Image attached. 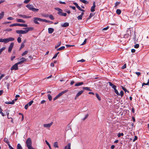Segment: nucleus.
I'll use <instances>...</instances> for the list:
<instances>
[{
    "mask_svg": "<svg viewBox=\"0 0 149 149\" xmlns=\"http://www.w3.org/2000/svg\"><path fill=\"white\" fill-rule=\"evenodd\" d=\"M23 30H17L16 31L17 33L19 34H24L27 33L29 31H32L34 30V28L32 27H29L26 28H23Z\"/></svg>",
    "mask_w": 149,
    "mask_h": 149,
    "instance_id": "1",
    "label": "nucleus"
},
{
    "mask_svg": "<svg viewBox=\"0 0 149 149\" xmlns=\"http://www.w3.org/2000/svg\"><path fill=\"white\" fill-rule=\"evenodd\" d=\"M15 39L12 37H9L7 38L0 39V42H3L4 43L6 44L10 41H12L14 40Z\"/></svg>",
    "mask_w": 149,
    "mask_h": 149,
    "instance_id": "2",
    "label": "nucleus"
},
{
    "mask_svg": "<svg viewBox=\"0 0 149 149\" xmlns=\"http://www.w3.org/2000/svg\"><path fill=\"white\" fill-rule=\"evenodd\" d=\"M55 9L58 11V14L60 16H66L67 15V14L66 13H63L62 10L58 8H55Z\"/></svg>",
    "mask_w": 149,
    "mask_h": 149,
    "instance_id": "3",
    "label": "nucleus"
},
{
    "mask_svg": "<svg viewBox=\"0 0 149 149\" xmlns=\"http://www.w3.org/2000/svg\"><path fill=\"white\" fill-rule=\"evenodd\" d=\"M26 146L28 148V149L32 147L31 146V140L30 138H29L27 139L26 141Z\"/></svg>",
    "mask_w": 149,
    "mask_h": 149,
    "instance_id": "4",
    "label": "nucleus"
},
{
    "mask_svg": "<svg viewBox=\"0 0 149 149\" xmlns=\"http://www.w3.org/2000/svg\"><path fill=\"white\" fill-rule=\"evenodd\" d=\"M34 22L36 24H39V23L38 21L43 22V19L38 17H34L33 18Z\"/></svg>",
    "mask_w": 149,
    "mask_h": 149,
    "instance_id": "5",
    "label": "nucleus"
},
{
    "mask_svg": "<svg viewBox=\"0 0 149 149\" xmlns=\"http://www.w3.org/2000/svg\"><path fill=\"white\" fill-rule=\"evenodd\" d=\"M18 69V65L17 64H15L11 68L10 70L11 71L15 70H17Z\"/></svg>",
    "mask_w": 149,
    "mask_h": 149,
    "instance_id": "6",
    "label": "nucleus"
},
{
    "mask_svg": "<svg viewBox=\"0 0 149 149\" xmlns=\"http://www.w3.org/2000/svg\"><path fill=\"white\" fill-rule=\"evenodd\" d=\"M14 44L13 42H11L9 47L8 49V52H10L12 50V49L13 47L14 46Z\"/></svg>",
    "mask_w": 149,
    "mask_h": 149,
    "instance_id": "7",
    "label": "nucleus"
},
{
    "mask_svg": "<svg viewBox=\"0 0 149 149\" xmlns=\"http://www.w3.org/2000/svg\"><path fill=\"white\" fill-rule=\"evenodd\" d=\"M83 92L84 91L83 90H81L79 91L76 95L75 97V100H76L79 96L82 94Z\"/></svg>",
    "mask_w": 149,
    "mask_h": 149,
    "instance_id": "8",
    "label": "nucleus"
},
{
    "mask_svg": "<svg viewBox=\"0 0 149 149\" xmlns=\"http://www.w3.org/2000/svg\"><path fill=\"white\" fill-rule=\"evenodd\" d=\"M53 124V122H52L50 123L47 124H43V127H45L46 128H49Z\"/></svg>",
    "mask_w": 149,
    "mask_h": 149,
    "instance_id": "9",
    "label": "nucleus"
},
{
    "mask_svg": "<svg viewBox=\"0 0 149 149\" xmlns=\"http://www.w3.org/2000/svg\"><path fill=\"white\" fill-rule=\"evenodd\" d=\"M96 7V5L95 2L93 3V6L91 7V11L92 12H93L95 11V8Z\"/></svg>",
    "mask_w": 149,
    "mask_h": 149,
    "instance_id": "10",
    "label": "nucleus"
},
{
    "mask_svg": "<svg viewBox=\"0 0 149 149\" xmlns=\"http://www.w3.org/2000/svg\"><path fill=\"white\" fill-rule=\"evenodd\" d=\"M67 91H68V90H65L64 91H62L60 93H59L57 95V96L58 97H60L64 93H66Z\"/></svg>",
    "mask_w": 149,
    "mask_h": 149,
    "instance_id": "11",
    "label": "nucleus"
},
{
    "mask_svg": "<svg viewBox=\"0 0 149 149\" xmlns=\"http://www.w3.org/2000/svg\"><path fill=\"white\" fill-rule=\"evenodd\" d=\"M15 26H22V24L19 23H15L11 24L10 25V27H12Z\"/></svg>",
    "mask_w": 149,
    "mask_h": 149,
    "instance_id": "12",
    "label": "nucleus"
},
{
    "mask_svg": "<svg viewBox=\"0 0 149 149\" xmlns=\"http://www.w3.org/2000/svg\"><path fill=\"white\" fill-rule=\"evenodd\" d=\"M18 16L22 17L23 18H30L31 17L29 16H26V15H23L21 14H19Z\"/></svg>",
    "mask_w": 149,
    "mask_h": 149,
    "instance_id": "13",
    "label": "nucleus"
},
{
    "mask_svg": "<svg viewBox=\"0 0 149 149\" xmlns=\"http://www.w3.org/2000/svg\"><path fill=\"white\" fill-rule=\"evenodd\" d=\"M54 31V29L51 28H49L48 29V32L49 34H51L53 33Z\"/></svg>",
    "mask_w": 149,
    "mask_h": 149,
    "instance_id": "14",
    "label": "nucleus"
},
{
    "mask_svg": "<svg viewBox=\"0 0 149 149\" xmlns=\"http://www.w3.org/2000/svg\"><path fill=\"white\" fill-rule=\"evenodd\" d=\"M69 26V24L68 23L65 22L63 24H61V26L62 27H65L68 26Z\"/></svg>",
    "mask_w": 149,
    "mask_h": 149,
    "instance_id": "15",
    "label": "nucleus"
},
{
    "mask_svg": "<svg viewBox=\"0 0 149 149\" xmlns=\"http://www.w3.org/2000/svg\"><path fill=\"white\" fill-rule=\"evenodd\" d=\"M108 83L109 84V85L112 87V88L114 89L115 88H116V86L113 85L112 83H111V82H108Z\"/></svg>",
    "mask_w": 149,
    "mask_h": 149,
    "instance_id": "16",
    "label": "nucleus"
},
{
    "mask_svg": "<svg viewBox=\"0 0 149 149\" xmlns=\"http://www.w3.org/2000/svg\"><path fill=\"white\" fill-rule=\"evenodd\" d=\"M108 83L109 84V85L112 87V88L114 89L115 88H116V86L113 85L112 83H111V82H108Z\"/></svg>",
    "mask_w": 149,
    "mask_h": 149,
    "instance_id": "17",
    "label": "nucleus"
},
{
    "mask_svg": "<svg viewBox=\"0 0 149 149\" xmlns=\"http://www.w3.org/2000/svg\"><path fill=\"white\" fill-rule=\"evenodd\" d=\"M26 7L28 8L29 10H32V8H33V6H32L29 4L27 5L26 6Z\"/></svg>",
    "mask_w": 149,
    "mask_h": 149,
    "instance_id": "18",
    "label": "nucleus"
},
{
    "mask_svg": "<svg viewBox=\"0 0 149 149\" xmlns=\"http://www.w3.org/2000/svg\"><path fill=\"white\" fill-rule=\"evenodd\" d=\"M71 143H68L67 145V146L65 147L64 149H71L70 148Z\"/></svg>",
    "mask_w": 149,
    "mask_h": 149,
    "instance_id": "19",
    "label": "nucleus"
},
{
    "mask_svg": "<svg viewBox=\"0 0 149 149\" xmlns=\"http://www.w3.org/2000/svg\"><path fill=\"white\" fill-rule=\"evenodd\" d=\"M43 22H45L48 23H50V24H52L53 23V22H52L51 21L47 20L45 19H43Z\"/></svg>",
    "mask_w": 149,
    "mask_h": 149,
    "instance_id": "20",
    "label": "nucleus"
},
{
    "mask_svg": "<svg viewBox=\"0 0 149 149\" xmlns=\"http://www.w3.org/2000/svg\"><path fill=\"white\" fill-rule=\"evenodd\" d=\"M83 84H84V83L82 82H78V83H77L76 84H75V86H79L81 85H83Z\"/></svg>",
    "mask_w": 149,
    "mask_h": 149,
    "instance_id": "21",
    "label": "nucleus"
},
{
    "mask_svg": "<svg viewBox=\"0 0 149 149\" xmlns=\"http://www.w3.org/2000/svg\"><path fill=\"white\" fill-rule=\"evenodd\" d=\"M17 22H18L25 23V21L21 19H17Z\"/></svg>",
    "mask_w": 149,
    "mask_h": 149,
    "instance_id": "22",
    "label": "nucleus"
},
{
    "mask_svg": "<svg viewBox=\"0 0 149 149\" xmlns=\"http://www.w3.org/2000/svg\"><path fill=\"white\" fill-rule=\"evenodd\" d=\"M65 48V47L64 46H62L61 47H60L57 49V51H61L62 50H63Z\"/></svg>",
    "mask_w": 149,
    "mask_h": 149,
    "instance_id": "23",
    "label": "nucleus"
},
{
    "mask_svg": "<svg viewBox=\"0 0 149 149\" xmlns=\"http://www.w3.org/2000/svg\"><path fill=\"white\" fill-rule=\"evenodd\" d=\"M4 15V12H2L0 14V19L2 18Z\"/></svg>",
    "mask_w": 149,
    "mask_h": 149,
    "instance_id": "24",
    "label": "nucleus"
},
{
    "mask_svg": "<svg viewBox=\"0 0 149 149\" xmlns=\"http://www.w3.org/2000/svg\"><path fill=\"white\" fill-rule=\"evenodd\" d=\"M54 146L55 148H58V143L57 142H56L54 143Z\"/></svg>",
    "mask_w": 149,
    "mask_h": 149,
    "instance_id": "25",
    "label": "nucleus"
},
{
    "mask_svg": "<svg viewBox=\"0 0 149 149\" xmlns=\"http://www.w3.org/2000/svg\"><path fill=\"white\" fill-rule=\"evenodd\" d=\"M116 13L118 15H120L121 13V10L119 9H117L116 10Z\"/></svg>",
    "mask_w": 149,
    "mask_h": 149,
    "instance_id": "26",
    "label": "nucleus"
},
{
    "mask_svg": "<svg viewBox=\"0 0 149 149\" xmlns=\"http://www.w3.org/2000/svg\"><path fill=\"white\" fill-rule=\"evenodd\" d=\"M4 141L5 143H6L7 144H8V143H9V141H8V139L7 138H6V137H5L4 138Z\"/></svg>",
    "mask_w": 149,
    "mask_h": 149,
    "instance_id": "27",
    "label": "nucleus"
},
{
    "mask_svg": "<svg viewBox=\"0 0 149 149\" xmlns=\"http://www.w3.org/2000/svg\"><path fill=\"white\" fill-rule=\"evenodd\" d=\"M83 89L87 91H91V90L90 89V88L88 87H84L83 88Z\"/></svg>",
    "mask_w": 149,
    "mask_h": 149,
    "instance_id": "28",
    "label": "nucleus"
},
{
    "mask_svg": "<svg viewBox=\"0 0 149 149\" xmlns=\"http://www.w3.org/2000/svg\"><path fill=\"white\" fill-rule=\"evenodd\" d=\"M17 149H22V148L19 143L17 145Z\"/></svg>",
    "mask_w": 149,
    "mask_h": 149,
    "instance_id": "29",
    "label": "nucleus"
},
{
    "mask_svg": "<svg viewBox=\"0 0 149 149\" xmlns=\"http://www.w3.org/2000/svg\"><path fill=\"white\" fill-rule=\"evenodd\" d=\"M94 15V14L93 13H91L90 14L89 16L87 18L88 19H90L93 15Z\"/></svg>",
    "mask_w": 149,
    "mask_h": 149,
    "instance_id": "30",
    "label": "nucleus"
},
{
    "mask_svg": "<svg viewBox=\"0 0 149 149\" xmlns=\"http://www.w3.org/2000/svg\"><path fill=\"white\" fill-rule=\"evenodd\" d=\"M95 95H96V97L97 98L98 100L99 101H100L101 100V99L100 97L99 96L98 94L97 93H96L95 94Z\"/></svg>",
    "mask_w": 149,
    "mask_h": 149,
    "instance_id": "31",
    "label": "nucleus"
},
{
    "mask_svg": "<svg viewBox=\"0 0 149 149\" xmlns=\"http://www.w3.org/2000/svg\"><path fill=\"white\" fill-rule=\"evenodd\" d=\"M123 136L124 134L123 133H119L118 134V137H120L121 136Z\"/></svg>",
    "mask_w": 149,
    "mask_h": 149,
    "instance_id": "32",
    "label": "nucleus"
},
{
    "mask_svg": "<svg viewBox=\"0 0 149 149\" xmlns=\"http://www.w3.org/2000/svg\"><path fill=\"white\" fill-rule=\"evenodd\" d=\"M26 59L23 57L20 59V60L22 62L25 61H26Z\"/></svg>",
    "mask_w": 149,
    "mask_h": 149,
    "instance_id": "33",
    "label": "nucleus"
},
{
    "mask_svg": "<svg viewBox=\"0 0 149 149\" xmlns=\"http://www.w3.org/2000/svg\"><path fill=\"white\" fill-rule=\"evenodd\" d=\"M47 96L49 100V101H51L52 99V97L51 95L50 94H48Z\"/></svg>",
    "mask_w": 149,
    "mask_h": 149,
    "instance_id": "34",
    "label": "nucleus"
},
{
    "mask_svg": "<svg viewBox=\"0 0 149 149\" xmlns=\"http://www.w3.org/2000/svg\"><path fill=\"white\" fill-rule=\"evenodd\" d=\"M124 95V92L123 91H120V93H119V95H120L121 97H122Z\"/></svg>",
    "mask_w": 149,
    "mask_h": 149,
    "instance_id": "35",
    "label": "nucleus"
},
{
    "mask_svg": "<svg viewBox=\"0 0 149 149\" xmlns=\"http://www.w3.org/2000/svg\"><path fill=\"white\" fill-rule=\"evenodd\" d=\"M17 41L19 43H20L21 42V38L20 37H18L17 38Z\"/></svg>",
    "mask_w": 149,
    "mask_h": 149,
    "instance_id": "36",
    "label": "nucleus"
},
{
    "mask_svg": "<svg viewBox=\"0 0 149 149\" xmlns=\"http://www.w3.org/2000/svg\"><path fill=\"white\" fill-rule=\"evenodd\" d=\"M45 142H46V143L47 144V145L49 147V149H51V147L50 146V145L49 144V142L47 141V140H45Z\"/></svg>",
    "mask_w": 149,
    "mask_h": 149,
    "instance_id": "37",
    "label": "nucleus"
},
{
    "mask_svg": "<svg viewBox=\"0 0 149 149\" xmlns=\"http://www.w3.org/2000/svg\"><path fill=\"white\" fill-rule=\"evenodd\" d=\"M28 52V51H26L22 54V56H24L25 55H26V54H27Z\"/></svg>",
    "mask_w": 149,
    "mask_h": 149,
    "instance_id": "38",
    "label": "nucleus"
},
{
    "mask_svg": "<svg viewBox=\"0 0 149 149\" xmlns=\"http://www.w3.org/2000/svg\"><path fill=\"white\" fill-rule=\"evenodd\" d=\"M80 1L84 4H87L88 2L85 0H80Z\"/></svg>",
    "mask_w": 149,
    "mask_h": 149,
    "instance_id": "39",
    "label": "nucleus"
},
{
    "mask_svg": "<svg viewBox=\"0 0 149 149\" xmlns=\"http://www.w3.org/2000/svg\"><path fill=\"white\" fill-rule=\"evenodd\" d=\"M114 92L117 95H119V93H118V91L116 89V88H115L114 89Z\"/></svg>",
    "mask_w": 149,
    "mask_h": 149,
    "instance_id": "40",
    "label": "nucleus"
},
{
    "mask_svg": "<svg viewBox=\"0 0 149 149\" xmlns=\"http://www.w3.org/2000/svg\"><path fill=\"white\" fill-rule=\"evenodd\" d=\"M122 88L125 91V93H126V92H127L128 93L129 92V91H128L127 90V89H126L125 87L122 86Z\"/></svg>",
    "mask_w": 149,
    "mask_h": 149,
    "instance_id": "41",
    "label": "nucleus"
},
{
    "mask_svg": "<svg viewBox=\"0 0 149 149\" xmlns=\"http://www.w3.org/2000/svg\"><path fill=\"white\" fill-rule=\"evenodd\" d=\"M49 18L52 20H54V16L52 15H49Z\"/></svg>",
    "mask_w": 149,
    "mask_h": 149,
    "instance_id": "42",
    "label": "nucleus"
},
{
    "mask_svg": "<svg viewBox=\"0 0 149 149\" xmlns=\"http://www.w3.org/2000/svg\"><path fill=\"white\" fill-rule=\"evenodd\" d=\"M24 47V44L23 43H22L21 44L20 47L19 48V50H21Z\"/></svg>",
    "mask_w": 149,
    "mask_h": 149,
    "instance_id": "43",
    "label": "nucleus"
},
{
    "mask_svg": "<svg viewBox=\"0 0 149 149\" xmlns=\"http://www.w3.org/2000/svg\"><path fill=\"white\" fill-rule=\"evenodd\" d=\"M6 49V47H3V48H1L0 49V55L1 54V53H2V52L4 50Z\"/></svg>",
    "mask_w": 149,
    "mask_h": 149,
    "instance_id": "44",
    "label": "nucleus"
},
{
    "mask_svg": "<svg viewBox=\"0 0 149 149\" xmlns=\"http://www.w3.org/2000/svg\"><path fill=\"white\" fill-rule=\"evenodd\" d=\"M149 84V79H148V82L147 83H143V84H142V86H144V85H148Z\"/></svg>",
    "mask_w": 149,
    "mask_h": 149,
    "instance_id": "45",
    "label": "nucleus"
},
{
    "mask_svg": "<svg viewBox=\"0 0 149 149\" xmlns=\"http://www.w3.org/2000/svg\"><path fill=\"white\" fill-rule=\"evenodd\" d=\"M38 10L39 9H38L33 8H32V10L34 12H37L38 11Z\"/></svg>",
    "mask_w": 149,
    "mask_h": 149,
    "instance_id": "46",
    "label": "nucleus"
},
{
    "mask_svg": "<svg viewBox=\"0 0 149 149\" xmlns=\"http://www.w3.org/2000/svg\"><path fill=\"white\" fill-rule=\"evenodd\" d=\"M33 100L31 101H30L28 104H27L29 105V106H30L31 105V104L33 103Z\"/></svg>",
    "mask_w": 149,
    "mask_h": 149,
    "instance_id": "47",
    "label": "nucleus"
},
{
    "mask_svg": "<svg viewBox=\"0 0 149 149\" xmlns=\"http://www.w3.org/2000/svg\"><path fill=\"white\" fill-rule=\"evenodd\" d=\"M88 116V114H87L85 116V117L82 119L83 121H84L87 118Z\"/></svg>",
    "mask_w": 149,
    "mask_h": 149,
    "instance_id": "48",
    "label": "nucleus"
},
{
    "mask_svg": "<svg viewBox=\"0 0 149 149\" xmlns=\"http://www.w3.org/2000/svg\"><path fill=\"white\" fill-rule=\"evenodd\" d=\"M0 109L1 110V111H0V113H1V115L3 116H4L5 115L2 111V109L1 108H0Z\"/></svg>",
    "mask_w": 149,
    "mask_h": 149,
    "instance_id": "49",
    "label": "nucleus"
},
{
    "mask_svg": "<svg viewBox=\"0 0 149 149\" xmlns=\"http://www.w3.org/2000/svg\"><path fill=\"white\" fill-rule=\"evenodd\" d=\"M59 52H58V53H56V54H55V55L53 57L52 59H53L55 58H56V57L57 56V55L59 54Z\"/></svg>",
    "mask_w": 149,
    "mask_h": 149,
    "instance_id": "50",
    "label": "nucleus"
},
{
    "mask_svg": "<svg viewBox=\"0 0 149 149\" xmlns=\"http://www.w3.org/2000/svg\"><path fill=\"white\" fill-rule=\"evenodd\" d=\"M82 17L81 16L79 15L77 17V18L78 20H81L82 19Z\"/></svg>",
    "mask_w": 149,
    "mask_h": 149,
    "instance_id": "51",
    "label": "nucleus"
},
{
    "mask_svg": "<svg viewBox=\"0 0 149 149\" xmlns=\"http://www.w3.org/2000/svg\"><path fill=\"white\" fill-rule=\"evenodd\" d=\"M139 47V45L138 44H136L134 46V47L135 48H138Z\"/></svg>",
    "mask_w": 149,
    "mask_h": 149,
    "instance_id": "52",
    "label": "nucleus"
},
{
    "mask_svg": "<svg viewBox=\"0 0 149 149\" xmlns=\"http://www.w3.org/2000/svg\"><path fill=\"white\" fill-rule=\"evenodd\" d=\"M66 46L67 47H73L74 46V45H66Z\"/></svg>",
    "mask_w": 149,
    "mask_h": 149,
    "instance_id": "53",
    "label": "nucleus"
},
{
    "mask_svg": "<svg viewBox=\"0 0 149 149\" xmlns=\"http://www.w3.org/2000/svg\"><path fill=\"white\" fill-rule=\"evenodd\" d=\"M31 0H25L24 1V3H28Z\"/></svg>",
    "mask_w": 149,
    "mask_h": 149,
    "instance_id": "54",
    "label": "nucleus"
},
{
    "mask_svg": "<svg viewBox=\"0 0 149 149\" xmlns=\"http://www.w3.org/2000/svg\"><path fill=\"white\" fill-rule=\"evenodd\" d=\"M85 60L84 59H82L80 60H79L77 61V62H84L85 61Z\"/></svg>",
    "mask_w": 149,
    "mask_h": 149,
    "instance_id": "55",
    "label": "nucleus"
},
{
    "mask_svg": "<svg viewBox=\"0 0 149 149\" xmlns=\"http://www.w3.org/2000/svg\"><path fill=\"white\" fill-rule=\"evenodd\" d=\"M22 26L27 27L28 25L26 24H22Z\"/></svg>",
    "mask_w": 149,
    "mask_h": 149,
    "instance_id": "56",
    "label": "nucleus"
},
{
    "mask_svg": "<svg viewBox=\"0 0 149 149\" xmlns=\"http://www.w3.org/2000/svg\"><path fill=\"white\" fill-rule=\"evenodd\" d=\"M61 44V41L58 42L57 44L56 45L58 47H59L60 46Z\"/></svg>",
    "mask_w": 149,
    "mask_h": 149,
    "instance_id": "57",
    "label": "nucleus"
},
{
    "mask_svg": "<svg viewBox=\"0 0 149 149\" xmlns=\"http://www.w3.org/2000/svg\"><path fill=\"white\" fill-rule=\"evenodd\" d=\"M86 40H87V39H85V40H84L83 43L81 44V45H84L86 43Z\"/></svg>",
    "mask_w": 149,
    "mask_h": 149,
    "instance_id": "58",
    "label": "nucleus"
},
{
    "mask_svg": "<svg viewBox=\"0 0 149 149\" xmlns=\"http://www.w3.org/2000/svg\"><path fill=\"white\" fill-rule=\"evenodd\" d=\"M126 67V64H125L122 67V69H124Z\"/></svg>",
    "mask_w": 149,
    "mask_h": 149,
    "instance_id": "59",
    "label": "nucleus"
},
{
    "mask_svg": "<svg viewBox=\"0 0 149 149\" xmlns=\"http://www.w3.org/2000/svg\"><path fill=\"white\" fill-rule=\"evenodd\" d=\"M135 73L136 74L138 75V76L140 75L141 74L140 72H136Z\"/></svg>",
    "mask_w": 149,
    "mask_h": 149,
    "instance_id": "60",
    "label": "nucleus"
},
{
    "mask_svg": "<svg viewBox=\"0 0 149 149\" xmlns=\"http://www.w3.org/2000/svg\"><path fill=\"white\" fill-rule=\"evenodd\" d=\"M7 19L8 20H13V19H14L13 18L11 17H9L7 18Z\"/></svg>",
    "mask_w": 149,
    "mask_h": 149,
    "instance_id": "61",
    "label": "nucleus"
},
{
    "mask_svg": "<svg viewBox=\"0 0 149 149\" xmlns=\"http://www.w3.org/2000/svg\"><path fill=\"white\" fill-rule=\"evenodd\" d=\"M28 105L27 104L25 105V107H24V108L26 109H28Z\"/></svg>",
    "mask_w": 149,
    "mask_h": 149,
    "instance_id": "62",
    "label": "nucleus"
},
{
    "mask_svg": "<svg viewBox=\"0 0 149 149\" xmlns=\"http://www.w3.org/2000/svg\"><path fill=\"white\" fill-rule=\"evenodd\" d=\"M15 56H13L11 57V61H13L15 58Z\"/></svg>",
    "mask_w": 149,
    "mask_h": 149,
    "instance_id": "63",
    "label": "nucleus"
},
{
    "mask_svg": "<svg viewBox=\"0 0 149 149\" xmlns=\"http://www.w3.org/2000/svg\"><path fill=\"white\" fill-rule=\"evenodd\" d=\"M119 3L120 2L118 1L116 2L115 3V6H117L119 4Z\"/></svg>",
    "mask_w": 149,
    "mask_h": 149,
    "instance_id": "64",
    "label": "nucleus"
}]
</instances>
